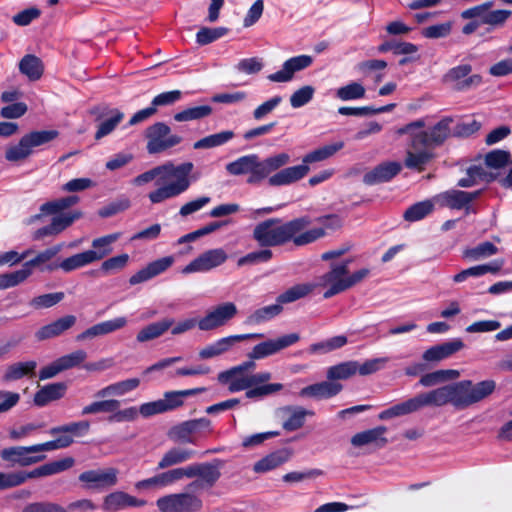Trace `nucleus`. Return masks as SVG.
I'll return each mask as SVG.
<instances>
[{
	"instance_id": "f257e3e1",
	"label": "nucleus",
	"mask_w": 512,
	"mask_h": 512,
	"mask_svg": "<svg viewBox=\"0 0 512 512\" xmlns=\"http://www.w3.org/2000/svg\"><path fill=\"white\" fill-rule=\"evenodd\" d=\"M495 389L496 382L493 379H486L478 383L461 380L417 394L383 410L378 417L380 420H388L416 412L427 406L441 407L447 404H451L456 410H464L489 397Z\"/></svg>"
},
{
	"instance_id": "f03ea898",
	"label": "nucleus",
	"mask_w": 512,
	"mask_h": 512,
	"mask_svg": "<svg viewBox=\"0 0 512 512\" xmlns=\"http://www.w3.org/2000/svg\"><path fill=\"white\" fill-rule=\"evenodd\" d=\"M290 162L289 154L282 152L261 159L258 154L243 155L236 160L226 164V172L232 176L247 175L246 183L248 185H259L270 174L284 167Z\"/></svg>"
},
{
	"instance_id": "7ed1b4c3",
	"label": "nucleus",
	"mask_w": 512,
	"mask_h": 512,
	"mask_svg": "<svg viewBox=\"0 0 512 512\" xmlns=\"http://www.w3.org/2000/svg\"><path fill=\"white\" fill-rule=\"evenodd\" d=\"M311 222L309 216L294 218L285 223L280 218H269L254 227L253 239L260 247L282 246L290 242L294 234L307 228Z\"/></svg>"
},
{
	"instance_id": "20e7f679",
	"label": "nucleus",
	"mask_w": 512,
	"mask_h": 512,
	"mask_svg": "<svg viewBox=\"0 0 512 512\" xmlns=\"http://www.w3.org/2000/svg\"><path fill=\"white\" fill-rule=\"evenodd\" d=\"M344 147V142L339 141L332 144L322 146L307 153L303 159L302 164L287 167L279 170L269 178V185L273 187L290 185L298 180L304 178L310 168L308 164L314 162L324 161L332 157L335 153Z\"/></svg>"
},
{
	"instance_id": "39448f33",
	"label": "nucleus",
	"mask_w": 512,
	"mask_h": 512,
	"mask_svg": "<svg viewBox=\"0 0 512 512\" xmlns=\"http://www.w3.org/2000/svg\"><path fill=\"white\" fill-rule=\"evenodd\" d=\"M452 122L451 117H444L431 128L414 133V130L425 126L424 120L419 119L399 128L397 133L399 135L411 134V145L415 149L419 146L436 148L452 137L450 128Z\"/></svg>"
},
{
	"instance_id": "423d86ee",
	"label": "nucleus",
	"mask_w": 512,
	"mask_h": 512,
	"mask_svg": "<svg viewBox=\"0 0 512 512\" xmlns=\"http://www.w3.org/2000/svg\"><path fill=\"white\" fill-rule=\"evenodd\" d=\"M59 135L57 130H35L21 137L17 145L9 147L5 152L6 160L18 162L29 157L34 149L47 145Z\"/></svg>"
},
{
	"instance_id": "0eeeda50",
	"label": "nucleus",
	"mask_w": 512,
	"mask_h": 512,
	"mask_svg": "<svg viewBox=\"0 0 512 512\" xmlns=\"http://www.w3.org/2000/svg\"><path fill=\"white\" fill-rule=\"evenodd\" d=\"M220 460L205 463H193L186 466V470L192 474L185 475L186 478H195L196 480L190 482L186 489L187 492L192 493L211 489L221 477Z\"/></svg>"
},
{
	"instance_id": "6e6552de",
	"label": "nucleus",
	"mask_w": 512,
	"mask_h": 512,
	"mask_svg": "<svg viewBox=\"0 0 512 512\" xmlns=\"http://www.w3.org/2000/svg\"><path fill=\"white\" fill-rule=\"evenodd\" d=\"M171 128L164 122H156L145 130L146 149L149 154H158L182 142V137L170 134Z\"/></svg>"
},
{
	"instance_id": "1a4fd4ad",
	"label": "nucleus",
	"mask_w": 512,
	"mask_h": 512,
	"mask_svg": "<svg viewBox=\"0 0 512 512\" xmlns=\"http://www.w3.org/2000/svg\"><path fill=\"white\" fill-rule=\"evenodd\" d=\"M156 504L161 512H199L203 506L202 500L189 492L160 497Z\"/></svg>"
},
{
	"instance_id": "9d476101",
	"label": "nucleus",
	"mask_w": 512,
	"mask_h": 512,
	"mask_svg": "<svg viewBox=\"0 0 512 512\" xmlns=\"http://www.w3.org/2000/svg\"><path fill=\"white\" fill-rule=\"evenodd\" d=\"M237 307L233 302H224L210 310L198 320L201 331H211L227 324L237 315Z\"/></svg>"
},
{
	"instance_id": "9b49d317",
	"label": "nucleus",
	"mask_w": 512,
	"mask_h": 512,
	"mask_svg": "<svg viewBox=\"0 0 512 512\" xmlns=\"http://www.w3.org/2000/svg\"><path fill=\"white\" fill-rule=\"evenodd\" d=\"M90 114L95 116V121L100 122L95 133L96 140L109 135L124 118L123 112L116 108H110L107 105L91 108Z\"/></svg>"
},
{
	"instance_id": "f8f14e48",
	"label": "nucleus",
	"mask_w": 512,
	"mask_h": 512,
	"mask_svg": "<svg viewBox=\"0 0 512 512\" xmlns=\"http://www.w3.org/2000/svg\"><path fill=\"white\" fill-rule=\"evenodd\" d=\"M471 71L472 66L470 64H461L449 69L443 75L442 80L444 83H455V89L458 91H466L482 83L481 75H470Z\"/></svg>"
},
{
	"instance_id": "ddd939ff",
	"label": "nucleus",
	"mask_w": 512,
	"mask_h": 512,
	"mask_svg": "<svg viewBox=\"0 0 512 512\" xmlns=\"http://www.w3.org/2000/svg\"><path fill=\"white\" fill-rule=\"evenodd\" d=\"M300 336L298 333H290L283 335L277 339H269L263 341L253 347L251 352L248 353L250 359H264L268 356L274 355L282 349H285L296 342H298Z\"/></svg>"
},
{
	"instance_id": "4468645a",
	"label": "nucleus",
	"mask_w": 512,
	"mask_h": 512,
	"mask_svg": "<svg viewBox=\"0 0 512 512\" xmlns=\"http://www.w3.org/2000/svg\"><path fill=\"white\" fill-rule=\"evenodd\" d=\"M228 256L222 248L207 250L182 269L183 274L206 272L222 265Z\"/></svg>"
},
{
	"instance_id": "2eb2a0df",
	"label": "nucleus",
	"mask_w": 512,
	"mask_h": 512,
	"mask_svg": "<svg viewBox=\"0 0 512 512\" xmlns=\"http://www.w3.org/2000/svg\"><path fill=\"white\" fill-rule=\"evenodd\" d=\"M35 454L33 446H13L4 448L0 452L1 458L11 463L12 465H19L22 467L30 466L32 464L43 461L46 458L44 454Z\"/></svg>"
},
{
	"instance_id": "dca6fc26",
	"label": "nucleus",
	"mask_w": 512,
	"mask_h": 512,
	"mask_svg": "<svg viewBox=\"0 0 512 512\" xmlns=\"http://www.w3.org/2000/svg\"><path fill=\"white\" fill-rule=\"evenodd\" d=\"M192 474V472L186 470L185 467L174 468L159 474L154 475L153 477L138 481L135 484L136 489L145 490L151 488H164L170 486L183 478L185 475Z\"/></svg>"
},
{
	"instance_id": "f3484780",
	"label": "nucleus",
	"mask_w": 512,
	"mask_h": 512,
	"mask_svg": "<svg viewBox=\"0 0 512 512\" xmlns=\"http://www.w3.org/2000/svg\"><path fill=\"white\" fill-rule=\"evenodd\" d=\"M312 63L313 58L309 55L303 54L291 57L283 63L279 71L268 75V79L278 83L289 82L296 72L306 69Z\"/></svg>"
},
{
	"instance_id": "a211bd4d",
	"label": "nucleus",
	"mask_w": 512,
	"mask_h": 512,
	"mask_svg": "<svg viewBox=\"0 0 512 512\" xmlns=\"http://www.w3.org/2000/svg\"><path fill=\"white\" fill-rule=\"evenodd\" d=\"M401 170L402 165L397 161L382 162L364 174L363 183L368 186H373L389 182L396 177Z\"/></svg>"
},
{
	"instance_id": "6ab92c4d",
	"label": "nucleus",
	"mask_w": 512,
	"mask_h": 512,
	"mask_svg": "<svg viewBox=\"0 0 512 512\" xmlns=\"http://www.w3.org/2000/svg\"><path fill=\"white\" fill-rule=\"evenodd\" d=\"M211 421L206 417L184 421L175 425L170 430V437L182 443H194L191 435L202 431L210 430Z\"/></svg>"
},
{
	"instance_id": "aec40b11",
	"label": "nucleus",
	"mask_w": 512,
	"mask_h": 512,
	"mask_svg": "<svg viewBox=\"0 0 512 512\" xmlns=\"http://www.w3.org/2000/svg\"><path fill=\"white\" fill-rule=\"evenodd\" d=\"M81 482L87 483L90 489H103L114 486L117 482V471L114 468L107 470H88L79 475Z\"/></svg>"
},
{
	"instance_id": "412c9836",
	"label": "nucleus",
	"mask_w": 512,
	"mask_h": 512,
	"mask_svg": "<svg viewBox=\"0 0 512 512\" xmlns=\"http://www.w3.org/2000/svg\"><path fill=\"white\" fill-rule=\"evenodd\" d=\"M174 263L173 256H165L150 262L146 267L142 268L129 278L130 285H137L146 282L161 273L165 272Z\"/></svg>"
},
{
	"instance_id": "4be33fe9",
	"label": "nucleus",
	"mask_w": 512,
	"mask_h": 512,
	"mask_svg": "<svg viewBox=\"0 0 512 512\" xmlns=\"http://www.w3.org/2000/svg\"><path fill=\"white\" fill-rule=\"evenodd\" d=\"M464 346V342L460 338H454L428 348L423 353L422 359L426 362H440L460 351Z\"/></svg>"
},
{
	"instance_id": "5701e85b",
	"label": "nucleus",
	"mask_w": 512,
	"mask_h": 512,
	"mask_svg": "<svg viewBox=\"0 0 512 512\" xmlns=\"http://www.w3.org/2000/svg\"><path fill=\"white\" fill-rule=\"evenodd\" d=\"M81 216V212H69L54 216L49 225L43 226L35 232L34 238L41 239L46 236L58 235Z\"/></svg>"
},
{
	"instance_id": "b1692460",
	"label": "nucleus",
	"mask_w": 512,
	"mask_h": 512,
	"mask_svg": "<svg viewBox=\"0 0 512 512\" xmlns=\"http://www.w3.org/2000/svg\"><path fill=\"white\" fill-rule=\"evenodd\" d=\"M81 216V212H69L54 216L49 225L43 226L35 232L34 238L41 239L46 236L58 235Z\"/></svg>"
},
{
	"instance_id": "393cba45",
	"label": "nucleus",
	"mask_w": 512,
	"mask_h": 512,
	"mask_svg": "<svg viewBox=\"0 0 512 512\" xmlns=\"http://www.w3.org/2000/svg\"><path fill=\"white\" fill-rule=\"evenodd\" d=\"M77 321L74 315H65L57 320L42 326L35 333V337L39 341L51 339L62 335L64 332L72 328Z\"/></svg>"
},
{
	"instance_id": "a878e982",
	"label": "nucleus",
	"mask_w": 512,
	"mask_h": 512,
	"mask_svg": "<svg viewBox=\"0 0 512 512\" xmlns=\"http://www.w3.org/2000/svg\"><path fill=\"white\" fill-rule=\"evenodd\" d=\"M127 324L126 317H117L111 320L95 324L76 336L77 341H84L95 337L107 335L117 331Z\"/></svg>"
},
{
	"instance_id": "bb28decb",
	"label": "nucleus",
	"mask_w": 512,
	"mask_h": 512,
	"mask_svg": "<svg viewBox=\"0 0 512 512\" xmlns=\"http://www.w3.org/2000/svg\"><path fill=\"white\" fill-rule=\"evenodd\" d=\"M342 389V384L328 380L302 388L299 395L301 397H311L315 399H329L339 394Z\"/></svg>"
},
{
	"instance_id": "cd10ccee",
	"label": "nucleus",
	"mask_w": 512,
	"mask_h": 512,
	"mask_svg": "<svg viewBox=\"0 0 512 512\" xmlns=\"http://www.w3.org/2000/svg\"><path fill=\"white\" fill-rule=\"evenodd\" d=\"M292 454L293 452L290 448L278 449L258 460L254 464L253 470L256 473H266L276 469L277 467L289 461Z\"/></svg>"
},
{
	"instance_id": "c85d7f7f",
	"label": "nucleus",
	"mask_w": 512,
	"mask_h": 512,
	"mask_svg": "<svg viewBox=\"0 0 512 512\" xmlns=\"http://www.w3.org/2000/svg\"><path fill=\"white\" fill-rule=\"evenodd\" d=\"M74 463L75 460L72 457H66L60 460L48 462L42 466L35 468L32 471H24L25 481L27 479H34L58 474L60 472L70 469L74 465Z\"/></svg>"
},
{
	"instance_id": "c756f323",
	"label": "nucleus",
	"mask_w": 512,
	"mask_h": 512,
	"mask_svg": "<svg viewBox=\"0 0 512 512\" xmlns=\"http://www.w3.org/2000/svg\"><path fill=\"white\" fill-rule=\"evenodd\" d=\"M498 173L488 172L481 165H471L466 169V177L458 180L457 186L461 188H470L480 181L490 184L497 180Z\"/></svg>"
},
{
	"instance_id": "7c9ffc66",
	"label": "nucleus",
	"mask_w": 512,
	"mask_h": 512,
	"mask_svg": "<svg viewBox=\"0 0 512 512\" xmlns=\"http://www.w3.org/2000/svg\"><path fill=\"white\" fill-rule=\"evenodd\" d=\"M387 428L385 426H378L356 433L351 438V444L354 447H362L368 444H375L378 448H383L388 440L384 437Z\"/></svg>"
},
{
	"instance_id": "2f4dec72",
	"label": "nucleus",
	"mask_w": 512,
	"mask_h": 512,
	"mask_svg": "<svg viewBox=\"0 0 512 512\" xmlns=\"http://www.w3.org/2000/svg\"><path fill=\"white\" fill-rule=\"evenodd\" d=\"M67 390L65 382H56L44 385L34 395V404L38 407H44L52 401L61 399Z\"/></svg>"
},
{
	"instance_id": "473e14b6",
	"label": "nucleus",
	"mask_w": 512,
	"mask_h": 512,
	"mask_svg": "<svg viewBox=\"0 0 512 512\" xmlns=\"http://www.w3.org/2000/svg\"><path fill=\"white\" fill-rule=\"evenodd\" d=\"M503 265V260L496 259L486 264L469 267L454 275L453 280L456 283H460L465 281L469 277H480L487 273L495 274L501 270Z\"/></svg>"
},
{
	"instance_id": "72a5a7b5",
	"label": "nucleus",
	"mask_w": 512,
	"mask_h": 512,
	"mask_svg": "<svg viewBox=\"0 0 512 512\" xmlns=\"http://www.w3.org/2000/svg\"><path fill=\"white\" fill-rule=\"evenodd\" d=\"M100 256L101 255H97L95 252L86 250L59 261V266L65 273H70L93 262L99 261Z\"/></svg>"
},
{
	"instance_id": "f704fd0d",
	"label": "nucleus",
	"mask_w": 512,
	"mask_h": 512,
	"mask_svg": "<svg viewBox=\"0 0 512 512\" xmlns=\"http://www.w3.org/2000/svg\"><path fill=\"white\" fill-rule=\"evenodd\" d=\"M195 451L188 448L172 447L164 453L161 460L158 462L157 469H166L168 467L184 463L192 459Z\"/></svg>"
},
{
	"instance_id": "c9c22d12",
	"label": "nucleus",
	"mask_w": 512,
	"mask_h": 512,
	"mask_svg": "<svg viewBox=\"0 0 512 512\" xmlns=\"http://www.w3.org/2000/svg\"><path fill=\"white\" fill-rule=\"evenodd\" d=\"M174 324V319L164 318L160 321L150 323L142 328L136 336V340L140 343L154 340L162 336Z\"/></svg>"
},
{
	"instance_id": "e433bc0d",
	"label": "nucleus",
	"mask_w": 512,
	"mask_h": 512,
	"mask_svg": "<svg viewBox=\"0 0 512 512\" xmlns=\"http://www.w3.org/2000/svg\"><path fill=\"white\" fill-rule=\"evenodd\" d=\"M281 411L289 414L288 419L283 422V428L289 432L300 429L304 425L307 415H314L313 411L306 410L301 406H285L281 408Z\"/></svg>"
},
{
	"instance_id": "4c0bfd02",
	"label": "nucleus",
	"mask_w": 512,
	"mask_h": 512,
	"mask_svg": "<svg viewBox=\"0 0 512 512\" xmlns=\"http://www.w3.org/2000/svg\"><path fill=\"white\" fill-rule=\"evenodd\" d=\"M369 272H370L369 269L362 268V269L352 273L349 277L339 280V281H336V283H333L324 292L323 297L325 299H328V298L333 297L334 295H337V294L351 288L352 286H354L357 283H359L360 281H362L369 274Z\"/></svg>"
},
{
	"instance_id": "58836bf2",
	"label": "nucleus",
	"mask_w": 512,
	"mask_h": 512,
	"mask_svg": "<svg viewBox=\"0 0 512 512\" xmlns=\"http://www.w3.org/2000/svg\"><path fill=\"white\" fill-rule=\"evenodd\" d=\"M19 70L30 81H37L43 75L44 66L39 57L33 54H27L20 60Z\"/></svg>"
},
{
	"instance_id": "ea45409f",
	"label": "nucleus",
	"mask_w": 512,
	"mask_h": 512,
	"mask_svg": "<svg viewBox=\"0 0 512 512\" xmlns=\"http://www.w3.org/2000/svg\"><path fill=\"white\" fill-rule=\"evenodd\" d=\"M234 137L235 133L232 130H223L199 139L194 142L193 148L200 150L220 147L230 142Z\"/></svg>"
},
{
	"instance_id": "a19ab883",
	"label": "nucleus",
	"mask_w": 512,
	"mask_h": 512,
	"mask_svg": "<svg viewBox=\"0 0 512 512\" xmlns=\"http://www.w3.org/2000/svg\"><path fill=\"white\" fill-rule=\"evenodd\" d=\"M79 197L76 195L66 196L57 200L45 202L40 206V214L33 216V219H39L42 215L57 214L78 203Z\"/></svg>"
},
{
	"instance_id": "79ce46f5",
	"label": "nucleus",
	"mask_w": 512,
	"mask_h": 512,
	"mask_svg": "<svg viewBox=\"0 0 512 512\" xmlns=\"http://www.w3.org/2000/svg\"><path fill=\"white\" fill-rule=\"evenodd\" d=\"M90 430V423L87 420L70 422L64 425H59L50 428L49 434L53 436L57 435H70L73 437L85 436Z\"/></svg>"
},
{
	"instance_id": "37998d69",
	"label": "nucleus",
	"mask_w": 512,
	"mask_h": 512,
	"mask_svg": "<svg viewBox=\"0 0 512 512\" xmlns=\"http://www.w3.org/2000/svg\"><path fill=\"white\" fill-rule=\"evenodd\" d=\"M36 367L37 362L34 360L11 364L7 367L3 375V381H16L23 378L24 376L32 375L35 372Z\"/></svg>"
},
{
	"instance_id": "c03bdc74",
	"label": "nucleus",
	"mask_w": 512,
	"mask_h": 512,
	"mask_svg": "<svg viewBox=\"0 0 512 512\" xmlns=\"http://www.w3.org/2000/svg\"><path fill=\"white\" fill-rule=\"evenodd\" d=\"M459 375V371L454 369L437 370L423 374L419 380V385L432 387L448 380H454L458 378Z\"/></svg>"
},
{
	"instance_id": "a18cd8bd",
	"label": "nucleus",
	"mask_w": 512,
	"mask_h": 512,
	"mask_svg": "<svg viewBox=\"0 0 512 512\" xmlns=\"http://www.w3.org/2000/svg\"><path fill=\"white\" fill-rule=\"evenodd\" d=\"M212 112L213 108L210 105L187 107L182 111L175 113L173 118L177 122H188L204 119L210 116Z\"/></svg>"
},
{
	"instance_id": "49530a36",
	"label": "nucleus",
	"mask_w": 512,
	"mask_h": 512,
	"mask_svg": "<svg viewBox=\"0 0 512 512\" xmlns=\"http://www.w3.org/2000/svg\"><path fill=\"white\" fill-rule=\"evenodd\" d=\"M434 156V153L428 150H421L418 152L407 151L404 165L408 169L422 172Z\"/></svg>"
},
{
	"instance_id": "de8ad7c7",
	"label": "nucleus",
	"mask_w": 512,
	"mask_h": 512,
	"mask_svg": "<svg viewBox=\"0 0 512 512\" xmlns=\"http://www.w3.org/2000/svg\"><path fill=\"white\" fill-rule=\"evenodd\" d=\"M313 288L314 286L308 283L294 285L281 293L277 297L276 302H278L280 306L295 302L311 293Z\"/></svg>"
},
{
	"instance_id": "09e8293b",
	"label": "nucleus",
	"mask_w": 512,
	"mask_h": 512,
	"mask_svg": "<svg viewBox=\"0 0 512 512\" xmlns=\"http://www.w3.org/2000/svg\"><path fill=\"white\" fill-rule=\"evenodd\" d=\"M358 368L357 361H346L337 365L331 366L327 370V379L332 380H346L355 375Z\"/></svg>"
},
{
	"instance_id": "8fccbe9b",
	"label": "nucleus",
	"mask_w": 512,
	"mask_h": 512,
	"mask_svg": "<svg viewBox=\"0 0 512 512\" xmlns=\"http://www.w3.org/2000/svg\"><path fill=\"white\" fill-rule=\"evenodd\" d=\"M498 248L489 241L481 242L477 246L472 248H467L463 252V257L473 260L479 261L481 259L493 256L497 254Z\"/></svg>"
},
{
	"instance_id": "3c124183",
	"label": "nucleus",
	"mask_w": 512,
	"mask_h": 512,
	"mask_svg": "<svg viewBox=\"0 0 512 512\" xmlns=\"http://www.w3.org/2000/svg\"><path fill=\"white\" fill-rule=\"evenodd\" d=\"M434 209L431 201L425 200L411 205L403 214V218L408 222H416L424 219Z\"/></svg>"
},
{
	"instance_id": "603ef678",
	"label": "nucleus",
	"mask_w": 512,
	"mask_h": 512,
	"mask_svg": "<svg viewBox=\"0 0 512 512\" xmlns=\"http://www.w3.org/2000/svg\"><path fill=\"white\" fill-rule=\"evenodd\" d=\"M485 165L491 169H501L512 164L511 153L507 150L494 149L484 158Z\"/></svg>"
},
{
	"instance_id": "864d4df0",
	"label": "nucleus",
	"mask_w": 512,
	"mask_h": 512,
	"mask_svg": "<svg viewBox=\"0 0 512 512\" xmlns=\"http://www.w3.org/2000/svg\"><path fill=\"white\" fill-rule=\"evenodd\" d=\"M283 310V307L276 302L275 304L268 305L255 310L247 318V322L250 324H260L269 321L279 315Z\"/></svg>"
},
{
	"instance_id": "5fc2aeb1",
	"label": "nucleus",
	"mask_w": 512,
	"mask_h": 512,
	"mask_svg": "<svg viewBox=\"0 0 512 512\" xmlns=\"http://www.w3.org/2000/svg\"><path fill=\"white\" fill-rule=\"evenodd\" d=\"M120 401L117 399H105L94 401L83 407L81 415H93L98 413H110L120 407Z\"/></svg>"
},
{
	"instance_id": "6e6d98bb",
	"label": "nucleus",
	"mask_w": 512,
	"mask_h": 512,
	"mask_svg": "<svg viewBox=\"0 0 512 512\" xmlns=\"http://www.w3.org/2000/svg\"><path fill=\"white\" fill-rule=\"evenodd\" d=\"M228 32L229 29L226 27H202L196 33V43L200 46L208 45L225 36Z\"/></svg>"
},
{
	"instance_id": "4d7b16f0",
	"label": "nucleus",
	"mask_w": 512,
	"mask_h": 512,
	"mask_svg": "<svg viewBox=\"0 0 512 512\" xmlns=\"http://www.w3.org/2000/svg\"><path fill=\"white\" fill-rule=\"evenodd\" d=\"M31 274L32 271L26 268L24 264L20 270L0 274V290L17 286L25 281Z\"/></svg>"
},
{
	"instance_id": "13d9d810",
	"label": "nucleus",
	"mask_w": 512,
	"mask_h": 512,
	"mask_svg": "<svg viewBox=\"0 0 512 512\" xmlns=\"http://www.w3.org/2000/svg\"><path fill=\"white\" fill-rule=\"evenodd\" d=\"M256 359H250L242 362L239 365L233 366L218 374L217 380L220 384L225 385L234 376L243 375L246 371L254 370L256 367Z\"/></svg>"
},
{
	"instance_id": "bf43d9fd",
	"label": "nucleus",
	"mask_w": 512,
	"mask_h": 512,
	"mask_svg": "<svg viewBox=\"0 0 512 512\" xmlns=\"http://www.w3.org/2000/svg\"><path fill=\"white\" fill-rule=\"evenodd\" d=\"M263 334L261 333H250V334H239V335H230L227 337H223L215 341V344L218 348L219 353L222 355L228 351H230L233 346L241 341L247 339L261 338Z\"/></svg>"
},
{
	"instance_id": "052dcab7",
	"label": "nucleus",
	"mask_w": 512,
	"mask_h": 512,
	"mask_svg": "<svg viewBox=\"0 0 512 512\" xmlns=\"http://www.w3.org/2000/svg\"><path fill=\"white\" fill-rule=\"evenodd\" d=\"M512 15L510 10L506 9H498L492 10L488 13H483L482 24L489 25L490 27L487 29L488 32L492 31V29L496 27H501L505 24L508 18Z\"/></svg>"
},
{
	"instance_id": "680f3d73",
	"label": "nucleus",
	"mask_w": 512,
	"mask_h": 512,
	"mask_svg": "<svg viewBox=\"0 0 512 512\" xmlns=\"http://www.w3.org/2000/svg\"><path fill=\"white\" fill-rule=\"evenodd\" d=\"M365 87L358 82H351L337 89L336 97L342 101L361 99L365 96Z\"/></svg>"
},
{
	"instance_id": "e2e57ef3",
	"label": "nucleus",
	"mask_w": 512,
	"mask_h": 512,
	"mask_svg": "<svg viewBox=\"0 0 512 512\" xmlns=\"http://www.w3.org/2000/svg\"><path fill=\"white\" fill-rule=\"evenodd\" d=\"M182 193L183 192L181 191L180 186L169 183L150 192L148 197L153 204H158L166 199L176 197Z\"/></svg>"
},
{
	"instance_id": "0e129e2a",
	"label": "nucleus",
	"mask_w": 512,
	"mask_h": 512,
	"mask_svg": "<svg viewBox=\"0 0 512 512\" xmlns=\"http://www.w3.org/2000/svg\"><path fill=\"white\" fill-rule=\"evenodd\" d=\"M64 247V243L56 244L41 252H39L33 259L24 263L25 267L32 271L33 267L40 266L53 259Z\"/></svg>"
},
{
	"instance_id": "69168bd1",
	"label": "nucleus",
	"mask_w": 512,
	"mask_h": 512,
	"mask_svg": "<svg viewBox=\"0 0 512 512\" xmlns=\"http://www.w3.org/2000/svg\"><path fill=\"white\" fill-rule=\"evenodd\" d=\"M192 162H184L178 166H175L173 169L172 177L176 179V181L172 182L174 185H178L181 187V191L185 192L190 187V179L189 174L193 170Z\"/></svg>"
},
{
	"instance_id": "338daca9",
	"label": "nucleus",
	"mask_w": 512,
	"mask_h": 512,
	"mask_svg": "<svg viewBox=\"0 0 512 512\" xmlns=\"http://www.w3.org/2000/svg\"><path fill=\"white\" fill-rule=\"evenodd\" d=\"M118 238V233L109 234L96 238L92 241L93 249H91L90 251L95 252L97 255H101L99 257V260H101L112 252L111 244L114 243Z\"/></svg>"
},
{
	"instance_id": "774afa93",
	"label": "nucleus",
	"mask_w": 512,
	"mask_h": 512,
	"mask_svg": "<svg viewBox=\"0 0 512 512\" xmlns=\"http://www.w3.org/2000/svg\"><path fill=\"white\" fill-rule=\"evenodd\" d=\"M22 512H68V509L55 502L40 501L27 504Z\"/></svg>"
}]
</instances>
